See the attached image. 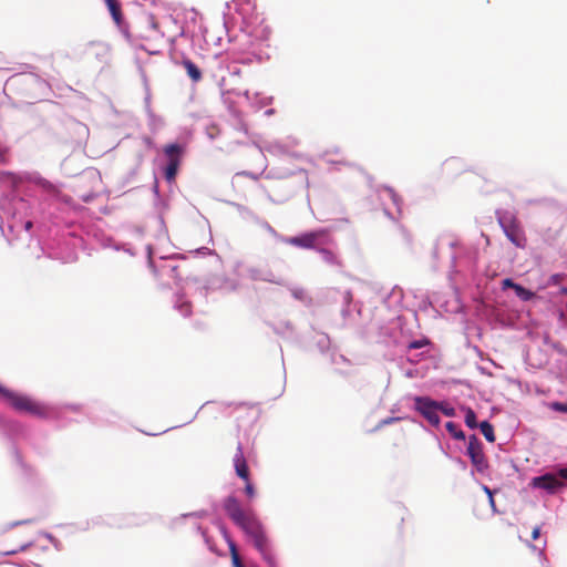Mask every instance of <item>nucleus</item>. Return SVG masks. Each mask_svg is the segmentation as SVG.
I'll use <instances>...</instances> for the list:
<instances>
[{
  "label": "nucleus",
  "mask_w": 567,
  "mask_h": 567,
  "mask_svg": "<svg viewBox=\"0 0 567 567\" xmlns=\"http://www.w3.org/2000/svg\"><path fill=\"white\" fill-rule=\"evenodd\" d=\"M224 509L234 524H236L252 542L255 548L262 555L269 565L274 566L275 560L269 548L268 537L256 514L250 509H244L235 496H228L225 498Z\"/></svg>",
  "instance_id": "f257e3e1"
},
{
  "label": "nucleus",
  "mask_w": 567,
  "mask_h": 567,
  "mask_svg": "<svg viewBox=\"0 0 567 567\" xmlns=\"http://www.w3.org/2000/svg\"><path fill=\"white\" fill-rule=\"evenodd\" d=\"M0 395L10 406L19 412L28 413L40 419H49L54 414V410L51 406L1 385Z\"/></svg>",
  "instance_id": "f03ea898"
},
{
  "label": "nucleus",
  "mask_w": 567,
  "mask_h": 567,
  "mask_svg": "<svg viewBox=\"0 0 567 567\" xmlns=\"http://www.w3.org/2000/svg\"><path fill=\"white\" fill-rule=\"evenodd\" d=\"M286 243L298 248L318 250L320 246L332 244L333 239L328 229L320 228L299 236L290 237Z\"/></svg>",
  "instance_id": "7ed1b4c3"
},
{
  "label": "nucleus",
  "mask_w": 567,
  "mask_h": 567,
  "mask_svg": "<svg viewBox=\"0 0 567 567\" xmlns=\"http://www.w3.org/2000/svg\"><path fill=\"white\" fill-rule=\"evenodd\" d=\"M163 152L167 159L164 176L167 182H174L182 163L184 148L179 144L174 143L164 146Z\"/></svg>",
  "instance_id": "20e7f679"
},
{
  "label": "nucleus",
  "mask_w": 567,
  "mask_h": 567,
  "mask_svg": "<svg viewBox=\"0 0 567 567\" xmlns=\"http://www.w3.org/2000/svg\"><path fill=\"white\" fill-rule=\"evenodd\" d=\"M501 227L508 240L518 248H525L527 239L516 217H504L499 219Z\"/></svg>",
  "instance_id": "39448f33"
},
{
  "label": "nucleus",
  "mask_w": 567,
  "mask_h": 567,
  "mask_svg": "<svg viewBox=\"0 0 567 567\" xmlns=\"http://www.w3.org/2000/svg\"><path fill=\"white\" fill-rule=\"evenodd\" d=\"M10 81L13 85L25 89L24 96L32 100L39 97L35 91L45 86V82L35 75H14Z\"/></svg>",
  "instance_id": "423d86ee"
},
{
  "label": "nucleus",
  "mask_w": 567,
  "mask_h": 567,
  "mask_svg": "<svg viewBox=\"0 0 567 567\" xmlns=\"http://www.w3.org/2000/svg\"><path fill=\"white\" fill-rule=\"evenodd\" d=\"M467 455L478 472H484L488 467L487 460L483 452L482 443L475 435H471L468 437Z\"/></svg>",
  "instance_id": "0eeeda50"
},
{
  "label": "nucleus",
  "mask_w": 567,
  "mask_h": 567,
  "mask_svg": "<svg viewBox=\"0 0 567 567\" xmlns=\"http://www.w3.org/2000/svg\"><path fill=\"white\" fill-rule=\"evenodd\" d=\"M415 408L432 425L437 426L440 424L439 404L435 401L417 396L415 398Z\"/></svg>",
  "instance_id": "6e6552de"
},
{
  "label": "nucleus",
  "mask_w": 567,
  "mask_h": 567,
  "mask_svg": "<svg viewBox=\"0 0 567 567\" xmlns=\"http://www.w3.org/2000/svg\"><path fill=\"white\" fill-rule=\"evenodd\" d=\"M105 4L107 7V10L112 17L113 22L115 25L121 30V32L128 38V24L125 21L123 11H122V3L120 0H104Z\"/></svg>",
  "instance_id": "1a4fd4ad"
},
{
  "label": "nucleus",
  "mask_w": 567,
  "mask_h": 567,
  "mask_svg": "<svg viewBox=\"0 0 567 567\" xmlns=\"http://www.w3.org/2000/svg\"><path fill=\"white\" fill-rule=\"evenodd\" d=\"M563 482L560 481L558 473H547L542 476L534 477L532 480V486L536 488L545 489L549 493H555L557 489L563 487Z\"/></svg>",
  "instance_id": "9d476101"
},
{
  "label": "nucleus",
  "mask_w": 567,
  "mask_h": 567,
  "mask_svg": "<svg viewBox=\"0 0 567 567\" xmlns=\"http://www.w3.org/2000/svg\"><path fill=\"white\" fill-rule=\"evenodd\" d=\"M234 465L236 474L244 481H248L249 478V468L244 456L241 446L239 445L237 452L234 456Z\"/></svg>",
  "instance_id": "9b49d317"
},
{
  "label": "nucleus",
  "mask_w": 567,
  "mask_h": 567,
  "mask_svg": "<svg viewBox=\"0 0 567 567\" xmlns=\"http://www.w3.org/2000/svg\"><path fill=\"white\" fill-rule=\"evenodd\" d=\"M224 537L227 542L234 567H244L238 554L236 543L231 539V537L228 535L226 530L224 532Z\"/></svg>",
  "instance_id": "f8f14e48"
},
{
  "label": "nucleus",
  "mask_w": 567,
  "mask_h": 567,
  "mask_svg": "<svg viewBox=\"0 0 567 567\" xmlns=\"http://www.w3.org/2000/svg\"><path fill=\"white\" fill-rule=\"evenodd\" d=\"M183 65L193 82H199L202 80V72L193 61L186 59L183 61Z\"/></svg>",
  "instance_id": "ddd939ff"
},
{
  "label": "nucleus",
  "mask_w": 567,
  "mask_h": 567,
  "mask_svg": "<svg viewBox=\"0 0 567 567\" xmlns=\"http://www.w3.org/2000/svg\"><path fill=\"white\" fill-rule=\"evenodd\" d=\"M379 194H380V197L381 198H389L392 200V203L394 204V206H396L398 208V213H401V204H402V199L400 198V196L394 192V189L390 188V187H383L379 190Z\"/></svg>",
  "instance_id": "4468645a"
},
{
  "label": "nucleus",
  "mask_w": 567,
  "mask_h": 567,
  "mask_svg": "<svg viewBox=\"0 0 567 567\" xmlns=\"http://www.w3.org/2000/svg\"><path fill=\"white\" fill-rule=\"evenodd\" d=\"M318 251L320 252L322 259L327 264H330V265H333V266H338V267L342 266V262H341L340 258L332 250L327 249V248H319Z\"/></svg>",
  "instance_id": "2eb2a0df"
},
{
  "label": "nucleus",
  "mask_w": 567,
  "mask_h": 567,
  "mask_svg": "<svg viewBox=\"0 0 567 567\" xmlns=\"http://www.w3.org/2000/svg\"><path fill=\"white\" fill-rule=\"evenodd\" d=\"M480 430H481L482 434L484 435V437L488 442H491V443L495 442L494 427L488 421H483L480 424Z\"/></svg>",
  "instance_id": "dca6fc26"
},
{
  "label": "nucleus",
  "mask_w": 567,
  "mask_h": 567,
  "mask_svg": "<svg viewBox=\"0 0 567 567\" xmlns=\"http://www.w3.org/2000/svg\"><path fill=\"white\" fill-rule=\"evenodd\" d=\"M514 291H515L516 296L519 299H522L523 301L532 300L535 297V293L533 291L524 288L523 286H520L518 284L514 287Z\"/></svg>",
  "instance_id": "f3484780"
},
{
  "label": "nucleus",
  "mask_w": 567,
  "mask_h": 567,
  "mask_svg": "<svg viewBox=\"0 0 567 567\" xmlns=\"http://www.w3.org/2000/svg\"><path fill=\"white\" fill-rule=\"evenodd\" d=\"M176 307L182 316L189 317L192 315L193 306L189 301L179 300Z\"/></svg>",
  "instance_id": "a211bd4d"
},
{
  "label": "nucleus",
  "mask_w": 567,
  "mask_h": 567,
  "mask_svg": "<svg viewBox=\"0 0 567 567\" xmlns=\"http://www.w3.org/2000/svg\"><path fill=\"white\" fill-rule=\"evenodd\" d=\"M464 419H465V424L470 429H475L477 426L476 414L471 408L466 409Z\"/></svg>",
  "instance_id": "6ab92c4d"
},
{
  "label": "nucleus",
  "mask_w": 567,
  "mask_h": 567,
  "mask_svg": "<svg viewBox=\"0 0 567 567\" xmlns=\"http://www.w3.org/2000/svg\"><path fill=\"white\" fill-rule=\"evenodd\" d=\"M445 427L455 439H464L465 437L463 431L460 430L455 423L447 422Z\"/></svg>",
  "instance_id": "aec40b11"
},
{
  "label": "nucleus",
  "mask_w": 567,
  "mask_h": 567,
  "mask_svg": "<svg viewBox=\"0 0 567 567\" xmlns=\"http://www.w3.org/2000/svg\"><path fill=\"white\" fill-rule=\"evenodd\" d=\"M40 185L47 193L51 195L58 196L60 194V190L48 181L41 182Z\"/></svg>",
  "instance_id": "412c9836"
},
{
  "label": "nucleus",
  "mask_w": 567,
  "mask_h": 567,
  "mask_svg": "<svg viewBox=\"0 0 567 567\" xmlns=\"http://www.w3.org/2000/svg\"><path fill=\"white\" fill-rule=\"evenodd\" d=\"M245 493L249 498L255 497V494H256L255 487H254L252 483L250 482V480L245 481Z\"/></svg>",
  "instance_id": "4be33fe9"
},
{
  "label": "nucleus",
  "mask_w": 567,
  "mask_h": 567,
  "mask_svg": "<svg viewBox=\"0 0 567 567\" xmlns=\"http://www.w3.org/2000/svg\"><path fill=\"white\" fill-rule=\"evenodd\" d=\"M517 284H515L512 279L509 278H506L503 280V287L504 288H512L514 289V287L516 286Z\"/></svg>",
  "instance_id": "5701e85b"
},
{
  "label": "nucleus",
  "mask_w": 567,
  "mask_h": 567,
  "mask_svg": "<svg viewBox=\"0 0 567 567\" xmlns=\"http://www.w3.org/2000/svg\"><path fill=\"white\" fill-rule=\"evenodd\" d=\"M558 476H559L560 481H561V480H567V467H565V468H560V470L558 471Z\"/></svg>",
  "instance_id": "b1692460"
},
{
  "label": "nucleus",
  "mask_w": 567,
  "mask_h": 567,
  "mask_svg": "<svg viewBox=\"0 0 567 567\" xmlns=\"http://www.w3.org/2000/svg\"><path fill=\"white\" fill-rule=\"evenodd\" d=\"M555 409L560 411V412H567V405L564 404V403H556L555 404Z\"/></svg>",
  "instance_id": "393cba45"
},
{
  "label": "nucleus",
  "mask_w": 567,
  "mask_h": 567,
  "mask_svg": "<svg viewBox=\"0 0 567 567\" xmlns=\"http://www.w3.org/2000/svg\"><path fill=\"white\" fill-rule=\"evenodd\" d=\"M539 535H540V528L537 526L532 532V538L537 539L539 537Z\"/></svg>",
  "instance_id": "a878e982"
},
{
  "label": "nucleus",
  "mask_w": 567,
  "mask_h": 567,
  "mask_svg": "<svg viewBox=\"0 0 567 567\" xmlns=\"http://www.w3.org/2000/svg\"><path fill=\"white\" fill-rule=\"evenodd\" d=\"M237 175H238V176H248V177H250V178H252V179H257V176H256V175H254V174H251V173H247V172H241V173H238Z\"/></svg>",
  "instance_id": "bb28decb"
},
{
  "label": "nucleus",
  "mask_w": 567,
  "mask_h": 567,
  "mask_svg": "<svg viewBox=\"0 0 567 567\" xmlns=\"http://www.w3.org/2000/svg\"><path fill=\"white\" fill-rule=\"evenodd\" d=\"M443 412L447 416L454 415V410L453 409H444Z\"/></svg>",
  "instance_id": "cd10ccee"
},
{
  "label": "nucleus",
  "mask_w": 567,
  "mask_h": 567,
  "mask_svg": "<svg viewBox=\"0 0 567 567\" xmlns=\"http://www.w3.org/2000/svg\"><path fill=\"white\" fill-rule=\"evenodd\" d=\"M33 224L31 220H28L25 224H24V229L25 230H30L32 228Z\"/></svg>",
  "instance_id": "c85d7f7f"
},
{
  "label": "nucleus",
  "mask_w": 567,
  "mask_h": 567,
  "mask_svg": "<svg viewBox=\"0 0 567 567\" xmlns=\"http://www.w3.org/2000/svg\"><path fill=\"white\" fill-rule=\"evenodd\" d=\"M395 419L394 417H389L386 420H383L382 421V424H390L391 422H393Z\"/></svg>",
  "instance_id": "c756f323"
},
{
  "label": "nucleus",
  "mask_w": 567,
  "mask_h": 567,
  "mask_svg": "<svg viewBox=\"0 0 567 567\" xmlns=\"http://www.w3.org/2000/svg\"><path fill=\"white\" fill-rule=\"evenodd\" d=\"M485 489H486V492L489 494V499H491V504H492V506H494V499H493V496H492V494H491L489 489H488L487 487H486Z\"/></svg>",
  "instance_id": "7c9ffc66"
},
{
  "label": "nucleus",
  "mask_w": 567,
  "mask_h": 567,
  "mask_svg": "<svg viewBox=\"0 0 567 567\" xmlns=\"http://www.w3.org/2000/svg\"><path fill=\"white\" fill-rule=\"evenodd\" d=\"M93 196H89V195H85V197H83V200L84 202H90L92 199Z\"/></svg>",
  "instance_id": "2f4dec72"
}]
</instances>
